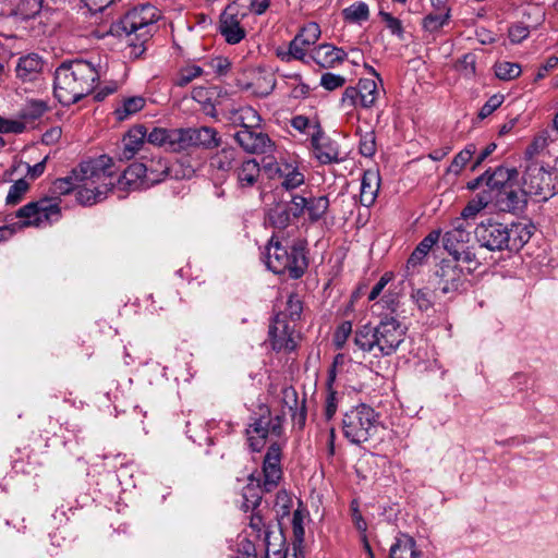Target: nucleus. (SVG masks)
Wrapping results in <instances>:
<instances>
[{"instance_id":"1","label":"nucleus","mask_w":558,"mask_h":558,"mask_svg":"<svg viewBox=\"0 0 558 558\" xmlns=\"http://www.w3.org/2000/svg\"><path fill=\"white\" fill-rule=\"evenodd\" d=\"M534 226L524 221L501 222L495 218L483 219L474 229L481 247L492 252H519L531 239Z\"/></svg>"},{"instance_id":"2","label":"nucleus","mask_w":558,"mask_h":558,"mask_svg":"<svg viewBox=\"0 0 558 558\" xmlns=\"http://www.w3.org/2000/svg\"><path fill=\"white\" fill-rule=\"evenodd\" d=\"M407 327L396 317L385 316L376 326H361L354 335L355 345L374 357L390 356L403 343Z\"/></svg>"},{"instance_id":"3","label":"nucleus","mask_w":558,"mask_h":558,"mask_svg":"<svg viewBox=\"0 0 558 558\" xmlns=\"http://www.w3.org/2000/svg\"><path fill=\"white\" fill-rule=\"evenodd\" d=\"M148 143L163 147L168 151L181 153L195 147L204 149L216 148L220 146L221 138L218 132L210 126L198 129L154 128L150 131Z\"/></svg>"},{"instance_id":"4","label":"nucleus","mask_w":558,"mask_h":558,"mask_svg":"<svg viewBox=\"0 0 558 558\" xmlns=\"http://www.w3.org/2000/svg\"><path fill=\"white\" fill-rule=\"evenodd\" d=\"M161 14L150 3L138 4L129 10L119 21L117 27L125 33L129 39L130 58H141L146 51V44L157 31V22Z\"/></svg>"},{"instance_id":"5","label":"nucleus","mask_w":558,"mask_h":558,"mask_svg":"<svg viewBox=\"0 0 558 558\" xmlns=\"http://www.w3.org/2000/svg\"><path fill=\"white\" fill-rule=\"evenodd\" d=\"M266 265L274 274L300 279L308 263L302 245L294 244L288 248L274 234L266 246Z\"/></svg>"},{"instance_id":"6","label":"nucleus","mask_w":558,"mask_h":558,"mask_svg":"<svg viewBox=\"0 0 558 558\" xmlns=\"http://www.w3.org/2000/svg\"><path fill=\"white\" fill-rule=\"evenodd\" d=\"M379 425V414L365 403L347 411L342 420L344 437L355 445L366 442L374 437Z\"/></svg>"},{"instance_id":"7","label":"nucleus","mask_w":558,"mask_h":558,"mask_svg":"<svg viewBox=\"0 0 558 558\" xmlns=\"http://www.w3.org/2000/svg\"><path fill=\"white\" fill-rule=\"evenodd\" d=\"M283 421V414L271 416L270 409L267 405H262L258 417H254L246 428L247 444L251 450L259 452L265 447L269 435L281 437Z\"/></svg>"},{"instance_id":"8","label":"nucleus","mask_w":558,"mask_h":558,"mask_svg":"<svg viewBox=\"0 0 558 558\" xmlns=\"http://www.w3.org/2000/svg\"><path fill=\"white\" fill-rule=\"evenodd\" d=\"M111 162L112 159L106 155L83 161L77 168L72 170L71 175L56 180L54 190L60 194H69L77 189L78 183L83 181L95 183L108 175L107 168Z\"/></svg>"},{"instance_id":"9","label":"nucleus","mask_w":558,"mask_h":558,"mask_svg":"<svg viewBox=\"0 0 558 558\" xmlns=\"http://www.w3.org/2000/svg\"><path fill=\"white\" fill-rule=\"evenodd\" d=\"M557 174L537 161H530L522 175V187L527 195L547 201L557 192Z\"/></svg>"},{"instance_id":"10","label":"nucleus","mask_w":558,"mask_h":558,"mask_svg":"<svg viewBox=\"0 0 558 558\" xmlns=\"http://www.w3.org/2000/svg\"><path fill=\"white\" fill-rule=\"evenodd\" d=\"M311 58L320 68L355 66L364 65L365 70H374L364 62V56L360 49H351L345 52L342 48L330 44H323L313 49Z\"/></svg>"},{"instance_id":"11","label":"nucleus","mask_w":558,"mask_h":558,"mask_svg":"<svg viewBox=\"0 0 558 558\" xmlns=\"http://www.w3.org/2000/svg\"><path fill=\"white\" fill-rule=\"evenodd\" d=\"M16 217L24 219L21 227H41L58 221L61 217V207L59 203L45 197L22 206L16 211Z\"/></svg>"},{"instance_id":"12","label":"nucleus","mask_w":558,"mask_h":558,"mask_svg":"<svg viewBox=\"0 0 558 558\" xmlns=\"http://www.w3.org/2000/svg\"><path fill=\"white\" fill-rule=\"evenodd\" d=\"M437 289L445 295L462 292L466 282L463 269L457 263L442 259L435 271Z\"/></svg>"},{"instance_id":"13","label":"nucleus","mask_w":558,"mask_h":558,"mask_svg":"<svg viewBox=\"0 0 558 558\" xmlns=\"http://www.w3.org/2000/svg\"><path fill=\"white\" fill-rule=\"evenodd\" d=\"M78 80L76 72H56L54 76V96L64 105L78 102L90 93L93 86H76Z\"/></svg>"},{"instance_id":"14","label":"nucleus","mask_w":558,"mask_h":558,"mask_svg":"<svg viewBox=\"0 0 558 558\" xmlns=\"http://www.w3.org/2000/svg\"><path fill=\"white\" fill-rule=\"evenodd\" d=\"M311 145L313 147L314 156L320 163L329 165L342 161L339 144L325 134L318 122L313 124Z\"/></svg>"},{"instance_id":"15","label":"nucleus","mask_w":558,"mask_h":558,"mask_svg":"<svg viewBox=\"0 0 558 558\" xmlns=\"http://www.w3.org/2000/svg\"><path fill=\"white\" fill-rule=\"evenodd\" d=\"M112 162L107 168V177L92 183V181H83L77 185L76 199L84 206H90L101 202L107 197V193L113 187L112 182Z\"/></svg>"},{"instance_id":"16","label":"nucleus","mask_w":558,"mask_h":558,"mask_svg":"<svg viewBox=\"0 0 558 558\" xmlns=\"http://www.w3.org/2000/svg\"><path fill=\"white\" fill-rule=\"evenodd\" d=\"M281 458H282V444L272 441L267 449L263 461V488L266 492H271L277 487L281 476Z\"/></svg>"},{"instance_id":"17","label":"nucleus","mask_w":558,"mask_h":558,"mask_svg":"<svg viewBox=\"0 0 558 558\" xmlns=\"http://www.w3.org/2000/svg\"><path fill=\"white\" fill-rule=\"evenodd\" d=\"M294 326H291L288 320L281 316H276L272 324L269 326V338L271 348L277 351H293L296 345V338Z\"/></svg>"},{"instance_id":"18","label":"nucleus","mask_w":558,"mask_h":558,"mask_svg":"<svg viewBox=\"0 0 558 558\" xmlns=\"http://www.w3.org/2000/svg\"><path fill=\"white\" fill-rule=\"evenodd\" d=\"M490 203L502 213H522L527 204V196L523 187H519L518 182L507 190L499 191L496 195H490Z\"/></svg>"},{"instance_id":"19","label":"nucleus","mask_w":558,"mask_h":558,"mask_svg":"<svg viewBox=\"0 0 558 558\" xmlns=\"http://www.w3.org/2000/svg\"><path fill=\"white\" fill-rule=\"evenodd\" d=\"M145 167V178L146 183L151 186L154 184L160 183L167 178H191L194 173L192 168H189L183 171L180 175L177 170L169 167L168 161L162 157H154L150 159H146V162H141Z\"/></svg>"},{"instance_id":"20","label":"nucleus","mask_w":558,"mask_h":558,"mask_svg":"<svg viewBox=\"0 0 558 558\" xmlns=\"http://www.w3.org/2000/svg\"><path fill=\"white\" fill-rule=\"evenodd\" d=\"M236 143L250 154H266L272 150L274 143L270 137L254 129H241L234 134Z\"/></svg>"},{"instance_id":"21","label":"nucleus","mask_w":558,"mask_h":558,"mask_svg":"<svg viewBox=\"0 0 558 558\" xmlns=\"http://www.w3.org/2000/svg\"><path fill=\"white\" fill-rule=\"evenodd\" d=\"M485 175L488 191L484 192L488 195H496L499 191L507 190L518 182L519 172L515 168L498 166L495 169H487Z\"/></svg>"},{"instance_id":"22","label":"nucleus","mask_w":558,"mask_h":558,"mask_svg":"<svg viewBox=\"0 0 558 558\" xmlns=\"http://www.w3.org/2000/svg\"><path fill=\"white\" fill-rule=\"evenodd\" d=\"M149 133L144 125H135L131 128L122 138V147L118 153L120 160L132 159L144 146L145 142H148Z\"/></svg>"},{"instance_id":"23","label":"nucleus","mask_w":558,"mask_h":558,"mask_svg":"<svg viewBox=\"0 0 558 558\" xmlns=\"http://www.w3.org/2000/svg\"><path fill=\"white\" fill-rule=\"evenodd\" d=\"M469 223H464L463 219H454L452 228L442 235L444 248L450 254L461 253V248L465 247L470 241Z\"/></svg>"},{"instance_id":"24","label":"nucleus","mask_w":558,"mask_h":558,"mask_svg":"<svg viewBox=\"0 0 558 558\" xmlns=\"http://www.w3.org/2000/svg\"><path fill=\"white\" fill-rule=\"evenodd\" d=\"M232 8L228 7L220 16V33L226 38L228 44L234 45L240 43L244 36L245 31L241 27L238 14L232 12Z\"/></svg>"},{"instance_id":"25","label":"nucleus","mask_w":558,"mask_h":558,"mask_svg":"<svg viewBox=\"0 0 558 558\" xmlns=\"http://www.w3.org/2000/svg\"><path fill=\"white\" fill-rule=\"evenodd\" d=\"M379 186V172L372 169L366 170L362 177L360 193V202L363 206L369 207L374 204Z\"/></svg>"},{"instance_id":"26","label":"nucleus","mask_w":558,"mask_h":558,"mask_svg":"<svg viewBox=\"0 0 558 558\" xmlns=\"http://www.w3.org/2000/svg\"><path fill=\"white\" fill-rule=\"evenodd\" d=\"M118 183L122 189L141 190L148 187L145 178V167L141 162L130 165L119 178Z\"/></svg>"},{"instance_id":"27","label":"nucleus","mask_w":558,"mask_h":558,"mask_svg":"<svg viewBox=\"0 0 558 558\" xmlns=\"http://www.w3.org/2000/svg\"><path fill=\"white\" fill-rule=\"evenodd\" d=\"M229 114V120L234 124H239L242 129H256L259 128L262 122L258 112L250 106L231 109Z\"/></svg>"},{"instance_id":"28","label":"nucleus","mask_w":558,"mask_h":558,"mask_svg":"<svg viewBox=\"0 0 558 558\" xmlns=\"http://www.w3.org/2000/svg\"><path fill=\"white\" fill-rule=\"evenodd\" d=\"M421 551L416 549L414 538L408 534H401L390 548V558H420Z\"/></svg>"},{"instance_id":"29","label":"nucleus","mask_w":558,"mask_h":558,"mask_svg":"<svg viewBox=\"0 0 558 558\" xmlns=\"http://www.w3.org/2000/svg\"><path fill=\"white\" fill-rule=\"evenodd\" d=\"M260 166L255 159L244 160L236 170L238 184L242 189L252 187L258 180Z\"/></svg>"},{"instance_id":"30","label":"nucleus","mask_w":558,"mask_h":558,"mask_svg":"<svg viewBox=\"0 0 558 558\" xmlns=\"http://www.w3.org/2000/svg\"><path fill=\"white\" fill-rule=\"evenodd\" d=\"M238 151L233 147H222L210 158V167L222 172L233 168Z\"/></svg>"},{"instance_id":"31","label":"nucleus","mask_w":558,"mask_h":558,"mask_svg":"<svg viewBox=\"0 0 558 558\" xmlns=\"http://www.w3.org/2000/svg\"><path fill=\"white\" fill-rule=\"evenodd\" d=\"M146 100L142 96H132L123 99L122 105L114 110L118 121H124L140 112L145 107Z\"/></svg>"},{"instance_id":"32","label":"nucleus","mask_w":558,"mask_h":558,"mask_svg":"<svg viewBox=\"0 0 558 558\" xmlns=\"http://www.w3.org/2000/svg\"><path fill=\"white\" fill-rule=\"evenodd\" d=\"M291 221L290 209L287 204H277L267 213V222L275 229L283 230Z\"/></svg>"},{"instance_id":"33","label":"nucleus","mask_w":558,"mask_h":558,"mask_svg":"<svg viewBox=\"0 0 558 558\" xmlns=\"http://www.w3.org/2000/svg\"><path fill=\"white\" fill-rule=\"evenodd\" d=\"M356 88L359 90L361 106L371 108L375 104L378 94L376 81L374 78H361Z\"/></svg>"},{"instance_id":"34","label":"nucleus","mask_w":558,"mask_h":558,"mask_svg":"<svg viewBox=\"0 0 558 558\" xmlns=\"http://www.w3.org/2000/svg\"><path fill=\"white\" fill-rule=\"evenodd\" d=\"M490 195L485 192L480 193L476 198H473L466 204L461 211V216L457 219H463V222L468 223V220L474 219L476 215L490 203Z\"/></svg>"},{"instance_id":"35","label":"nucleus","mask_w":558,"mask_h":558,"mask_svg":"<svg viewBox=\"0 0 558 558\" xmlns=\"http://www.w3.org/2000/svg\"><path fill=\"white\" fill-rule=\"evenodd\" d=\"M451 14L432 11L423 17L422 28L430 34L438 33L444 26L449 24Z\"/></svg>"},{"instance_id":"36","label":"nucleus","mask_w":558,"mask_h":558,"mask_svg":"<svg viewBox=\"0 0 558 558\" xmlns=\"http://www.w3.org/2000/svg\"><path fill=\"white\" fill-rule=\"evenodd\" d=\"M476 153V145L473 143L468 144L464 149L458 153L450 166L447 169V172L459 174L465 165L472 159L473 155Z\"/></svg>"},{"instance_id":"37","label":"nucleus","mask_w":558,"mask_h":558,"mask_svg":"<svg viewBox=\"0 0 558 558\" xmlns=\"http://www.w3.org/2000/svg\"><path fill=\"white\" fill-rule=\"evenodd\" d=\"M303 312V303L300 296L295 293H291L287 300L286 307L282 312L276 316H281L284 320L295 322L301 318Z\"/></svg>"},{"instance_id":"38","label":"nucleus","mask_w":558,"mask_h":558,"mask_svg":"<svg viewBox=\"0 0 558 558\" xmlns=\"http://www.w3.org/2000/svg\"><path fill=\"white\" fill-rule=\"evenodd\" d=\"M303 514L300 510H295L292 517V532H293V550L294 556L302 555V546L304 542V526Z\"/></svg>"},{"instance_id":"39","label":"nucleus","mask_w":558,"mask_h":558,"mask_svg":"<svg viewBox=\"0 0 558 558\" xmlns=\"http://www.w3.org/2000/svg\"><path fill=\"white\" fill-rule=\"evenodd\" d=\"M281 179L282 186L287 190H293L304 183V174L293 167L291 163H283V173Z\"/></svg>"},{"instance_id":"40","label":"nucleus","mask_w":558,"mask_h":558,"mask_svg":"<svg viewBox=\"0 0 558 558\" xmlns=\"http://www.w3.org/2000/svg\"><path fill=\"white\" fill-rule=\"evenodd\" d=\"M329 207L327 196L307 198L306 210L312 221H318L326 214Z\"/></svg>"},{"instance_id":"41","label":"nucleus","mask_w":558,"mask_h":558,"mask_svg":"<svg viewBox=\"0 0 558 558\" xmlns=\"http://www.w3.org/2000/svg\"><path fill=\"white\" fill-rule=\"evenodd\" d=\"M49 109L48 105L44 100H29L21 111V117L25 120H37L41 118L45 112Z\"/></svg>"},{"instance_id":"42","label":"nucleus","mask_w":558,"mask_h":558,"mask_svg":"<svg viewBox=\"0 0 558 558\" xmlns=\"http://www.w3.org/2000/svg\"><path fill=\"white\" fill-rule=\"evenodd\" d=\"M320 36V27L315 22L304 25L295 36V44L304 43L306 46L314 45Z\"/></svg>"},{"instance_id":"43","label":"nucleus","mask_w":558,"mask_h":558,"mask_svg":"<svg viewBox=\"0 0 558 558\" xmlns=\"http://www.w3.org/2000/svg\"><path fill=\"white\" fill-rule=\"evenodd\" d=\"M343 15L350 22H363L369 17L368 5L365 2L359 1L343 10Z\"/></svg>"},{"instance_id":"44","label":"nucleus","mask_w":558,"mask_h":558,"mask_svg":"<svg viewBox=\"0 0 558 558\" xmlns=\"http://www.w3.org/2000/svg\"><path fill=\"white\" fill-rule=\"evenodd\" d=\"M28 190L29 184L26 180L20 179L15 181L9 189L5 198V204L11 206L19 204L23 199L24 195Z\"/></svg>"},{"instance_id":"45","label":"nucleus","mask_w":558,"mask_h":558,"mask_svg":"<svg viewBox=\"0 0 558 558\" xmlns=\"http://www.w3.org/2000/svg\"><path fill=\"white\" fill-rule=\"evenodd\" d=\"M266 74L267 75L263 77L259 76L256 83L253 84L256 85L253 93L259 97H265L269 95L275 88L276 82L274 77V72H266Z\"/></svg>"},{"instance_id":"46","label":"nucleus","mask_w":558,"mask_h":558,"mask_svg":"<svg viewBox=\"0 0 558 558\" xmlns=\"http://www.w3.org/2000/svg\"><path fill=\"white\" fill-rule=\"evenodd\" d=\"M41 10V0H17L16 11L24 17H33Z\"/></svg>"},{"instance_id":"47","label":"nucleus","mask_w":558,"mask_h":558,"mask_svg":"<svg viewBox=\"0 0 558 558\" xmlns=\"http://www.w3.org/2000/svg\"><path fill=\"white\" fill-rule=\"evenodd\" d=\"M45 63L37 53L19 58L15 70H43Z\"/></svg>"},{"instance_id":"48","label":"nucleus","mask_w":558,"mask_h":558,"mask_svg":"<svg viewBox=\"0 0 558 558\" xmlns=\"http://www.w3.org/2000/svg\"><path fill=\"white\" fill-rule=\"evenodd\" d=\"M283 163L278 162L272 157H266L263 159V170L269 179H281L283 173Z\"/></svg>"},{"instance_id":"49","label":"nucleus","mask_w":558,"mask_h":558,"mask_svg":"<svg viewBox=\"0 0 558 558\" xmlns=\"http://www.w3.org/2000/svg\"><path fill=\"white\" fill-rule=\"evenodd\" d=\"M379 16L392 35H396L399 38L403 37V26L399 19L385 11H380Z\"/></svg>"},{"instance_id":"50","label":"nucleus","mask_w":558,"mask_h":558,"mask_svg":"<svg viewBox=\"0 0 558 558\" xmlns=\"http://www.w3.org/2000/svg\"><path fill=\"white\" fill-rule=\"evenodd\" d=\"M376 137L374 132L365 133L360 141V153L365 157H373L376 153Z\"/></svg>"},{"instance_id":"51","label":"nucleus","mask_w":558,"mask_h":558,"mask_svg":"<svg viewBox=\"0 0 558 558\" xmlns=\"http://www.w3.org/2000/svg\"><path fill=\"white\" fill-rule=\"evenodd\" d=\"M530 35L529 26L523 23H515L508 29V36L512 44H520Z\"/></svg>"},{"instance_id":"52","label":"nucleus","mask_w":558,"mask_h":558,"mask_svg":"<svg viewBox=\"0 0 558 558\" xmlns=\"http://www.w3.org/2000/svg\"><path fill=\"white\" fill-rule=\"evenodd\" d=\"M345 78L331 72H325L320 78V85L327 90H333L343 86Z\"/></svg>"},{"instance_id":"53","label":"nucleus","mask_w":558,"mask_h":558,"mask_svg":"<svg viewBox=\"0 0 558 558\" xmlns=\"http://www.w3.org/2000/svg\"><path fill=\"white\" fill-rule=\"evenodd\" d=\"M504 101L502 95H493L481 108L478 112L480 119H485L490 116L497 108L501 106Z\"/></svg>"},{"instance_id":"54","label":"nucleus","mask_w":558,"mask_h":558,"mask_svg":"<svg viewBox=\"0 0 558 558\" xmlns=\"http://www.w3.org/2000/svg\"><path fill=\"white\" fill-rule=\"evenodd\" d=\"M24 130L25 124L23 122L0 117V133L21 134Z\"/></svg>"},{"instance_id":"55","label":"nucleus","mask_w":558,"mask_h":558,"mask_svg":"<svg viewBox=\"0 0 558 558\" xmlns=\"http://www.w3.org/2000/svg\"><path fill=\"white\" fill-rule=\"evenodd\" d=\"M282 402L290 412L301 405V402H299L298 392L293 387H287L282 389Z\"/></svg>"},{"instance_id":"56","label":"nucleus","mask_w":558,"mask_h":558,"mask_svg":"<svg viewBox=\"0 0 558 558\" xmlns=\"http://www.w3.org/2000/svg\"><path fill=\"white\" fill-rule=\"evenodd\" d=\"M292 422L295 426H298L300 429H303L306 423V400L305 398L302 399L301 405L299 408H295L293 411L290 412Z\"/></svg>"},{"instance_id":"57","label":"nucleus","mask_w":558,"mask_h":558,"mask_svg":"<svg viewBox=\"0 0 558 558\" xmlns=\"http://www.w3.org/2000/svg\"><path fill=\"white\" fill-rule=\"evenodd\" d=\"M440 235V230H433L418 243L416 247L427 255L432 247L439 241Z\"/></svg>"},{"instance_id":"58","label":"nucleus","mask_w":558,"mask_h":558,"mask_svg":"<svg viewBox=\"0 0 558 558\" xmlns=\"http://www.w3.org/2000/svg\"><path fill=\"white\" fill-rule=\"evenodd\" d=\"M351 332H352L351 322L345 320L338 326V328L335 332V342L338 348H341L345 343V341L348 340Z\"/></svg>"},{"instance_id":"59","label":"nucleus","mask_w":558,"mask_h":558,"mask_svg":"<svg viewBox=\"0 0 558 558\" xmlns=\"http://www.w3.org/2000/svg\"><path fill=\"white\" fill-rule=\"evenodd\" d=\"M288 206L290 209V215L294 218H299L306 210L307 198L300 195H293L291 203Z\"/></svg>"},{"instance_id":"60","label":"nucleus","mask_w":558,"mask_h":558,"mask_svg":"<svg viewBox=\"0 0 558 558\" xmlns=\"http://www.w3.org/2000/svg\"><path fill=\"white\" fill-rule=\"evenodd\" d=\"M413 299L422 311H427L432 307L433 301L429 291L426 289H418L413 293Z\"/></svg>"},{"instance_id":"61","label":"nucleus","mask_w":558,"mask_h":558,"mask_svg":"<svg viewBox=\"0 0 558 558\" xmlns=\"http://www.w3.org/2000/svg\"><path fill=\"white\" fill-rule=\"evenodd\" d=\"M73 66H76L78 70H95V68L87 61L81 60V59H74V60H65L62 61L56 70H71Z\"/></svg>"},{"instance_id":"62","label":"nucleus","mask_w":558,"mask_h":558,"mask_svg":"<svg viewBox=\"0 0 558 558\" xmlns=\"http://www.w3.org/2000/svg\"><path fill=\"white\" fill-rule=\"evenodd\" d=\"M338 407V398L337 392L328 389V395L326 398V407H325V416L327 420H331L337 412Z\"/></svg>"},{"instance_id":"63","label":"nucleus","mask_w":558,"mask_h":558,"mask_svg":"<svg viewBox=\"0 0 558 558\" xmlns=\"http://www.w3.org/2000/svg\"><path fill=\"white\" fill-rule=\"evenodd\" d=\"M497 145L495 143H489L475 158L471 170L475 171L485 160L488 158L496 149Z\"/></svg>"},{"instance_id":"64","label":"nucleus","mask_w":558,"mask_h":558,"mask_svg":"<svg viewBox=\"0 0 558 558\" xmlns=\"http://www.w3.org/2000/svg\"><path fill=\"white\" fill-rule=\"evenodd\" d=\"M291 126L301 133H306L308 129H313L310 119L302 114L291 119Z\"/></svg>"}]
</instances>
